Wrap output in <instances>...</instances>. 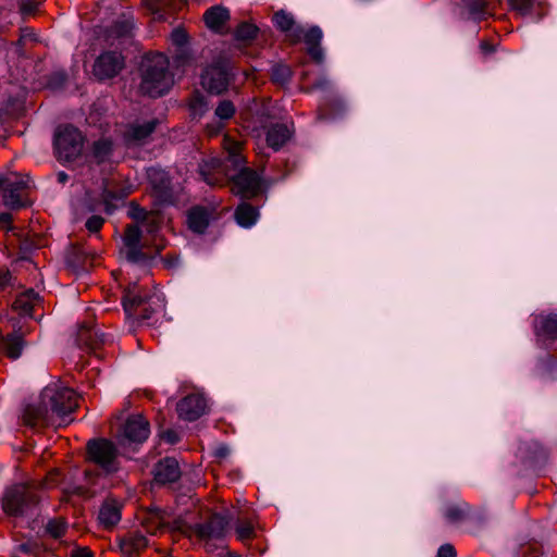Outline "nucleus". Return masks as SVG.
I'll use <instances>...</instances> for the list:
<instances>
[{"label": "nucleus", "mask_w": 557, "mask_h": 557, "mask_svg": "<svg viewBox=\"0 0 557 557\" xmlns=\"http://www.w3.org/2000/svg\"><path fill=\"white\" fill-rule=\"evenodd\" d=\"M534 332L536 336L557 339V314H540L534 318Z\"/></svg>", "instance_id": "nucleus-21"}, {"label": "nucleus", "mask_w": 557, "mask_h": 557, "mask_svg": "<svg viewBox=\"0 0 557 557\" xmlns=\"http://www.w3.org/2000/svg\"><path fill=\"white\" fill-rule=\"evenodd\" d=\"M148 545L146 536L139 532L131 533L122 540L121 547L126 553H138Z\"/></svg>", "instance_id": "nucleus-32"}, {"label": "nucleus", "mask_w": 557, "mask_h": 557, "mask_svg": "<svg viewBox=\"0 0 557 557\" xmlns=\"http://www.w3.org/2000/svg\"><path fill=\"white\" fill-rule=\"evenodd\" d=\"M258 218V209L250 203L242 202L235 210V220L243 227H251Z\"/></svg>", "instance_id": "nucleus-30"}, {"label": "nucleus", "mask_w": 557, "mask_h": 557, "mask_svg": "<svg viewBox=\"0 0 557 557\" xmlns=\"http://www.w3.org/2000/svg\"><path fill=\"white\" fill-rule=\"evenodd\" d=\"M70 557H94V555L87 547H77L71 552Z\"/></svg>", "instance_id": "nucleus-52"}, {"label": "nucleus", "mask_w": 557, "mask_h": 557, "mask_svg": "<svg viewBox=\"0 0 557 557\" xmlns=\"http://www.w3.org/2000/svg\"><path fill=\"white\" fill-rule=\"evenodd\" d=\"M41 394L44 404L49 405L51 412L62 420L78 406V395L76 392L60 383L46 386Z\"/></svg>", "instance_id": "nucleus-3"}, {"label": "nucleus", "mask_w": 557, "mask_h": 557, "mask_svg": "<svg viewBox=\"0 0 557 557\" xmlns=\"http://www.w3.org/2000/svg\"><path fill=\"white\" fill-rule=\"evenodd\" d=\"M147 176L152 189L161 200H168L171 198V181L165 171L151 168L148 170Z\"/></svg>", "instance_id": "nucleus-19"}, {"label": "nucleus", "mask_w": 557, "mask_h": 557, "mask_svg": "<svg viewBox=\"0 0 557 557\" xmlns=\"http://www.w3.org/2000/svg\"><path fill=\"white\" fill-rule=\"evenodd\" d=\"M274 26L286 35L289 41L299 42L302 36V28L296 25L294 15L286 10H278L273 14Z\"/></svg>", "instance_id": "nucleus-13"}, {"label": "nucleus", "mask_w": 557, "mask_h": 557, "mask_svg": "<svg viewBox=\"0 0 557 557\" xmlns=\"http://www.w3.org/2000/svg\"><path fill=\"white\" fill-rule=\"evenodd\" d=\"M463 3L472 18H482L485 13L486 0H463Z\"/></svg>", "instance_id": "nucleus-37"}, {"label": "nucleus", "mask_w": 557, "mask_h": 557, "mask_svg": "<svg viewBox=\"0 0 557 557\" xmlns=\"http://www.w3.org/2000/svg\"><path fill=\"white\" fill-rule=\"evenodd\" d=\"M104 223V219L101 218L100 215H92L90 216L87 221H86V228L90 232V233H97L98 231H100V228L102 227Z\"/></svg>", "instance_id": "nucleus-46"}, {"label": "nucleus", "mask_w": 557, "mask_h": 557, "mask_svg": "<svg viewBox=\"0 0 557 557\" xmlns=\"http://www.w3.org/2000/svg\"><path fill=\"white\" fill-rule=\"evenodd\" d=\"M176 409L181 419L195 421L206 412L207 401L202 395L190 394L177 403Z\"/></svg>", "instance_id": "nucleus-12"}, {"label": "nucleus", "mask_w": 557, "mask_h": 557, "mask_svg": "<svg viewBox=\"0 0 557 557\" xmlns=\"http://www.w3.org/2000/svg\"><path fill=\"white\" fill-rule=\"evenodd\" d=\"M466 504H449L444 510V517L449 523L457 524L466 518Z\"/></svg>", "instance_id": "nucleus-33"}, {"label": "nucleus", "mask_w": 557, "mask_h": 557, "mask_svg": "<svg viewBox=\"0 0 557 557\" xmlns=\"http://www.w3.org/2000/svg\"><path fill=\"white\" fill-rule=\"evenodd\" d=\"M258 28L249 23L240 24L235 32V35L238 39L249 40L252 39L257 34Z\"/></svg>", "instance_id": "nucleus-41"}, {"label": "nucleus", "mask_w": 557, "mask_h": 557, "mask_svg": "<svg viewBox=\"0 0 557 557\" xmlns=\"http://www.w3.org/2000/svg\"><path fill=\"white\" fill-rule=\"evenodd\" d=\"M38 302V294L33 289H28L16 297L13 302V309L20 314L29 315Z\"/></svg>", "instance_id": "nucleus-28"}, {"label": "nucleus", "mask_w": 557, "mask_h": 557, "mask_svg": "<svg viewBox=\"0 0 557 557\" xmlns=\"http://www.w3.org/2000/svg\"><path fill=\"white\" fill-rule=\"evenodd\" d=\"M149 433V422L141 416L129 417L123 428V436L125 440L134 443L145 442Z\"/></svg>", "instance_id": "nucleus-15"}, {"label": "nucleus", "mask_w": 557, "mask_h": 557, "mask_svg": "<svg viewBox=\"0 0 557 557\" xmlns=\"http://www.w3.org/2000/svg\"><path fill=\"white\" fill-rule=\"evenodd\" d=\"M173 529L178 530V531H183V527H182L181 522H178V521H174Z\"/></svg>", "instance_id": "nucleus-61"}, {"label": "nucleus", "mask_w": 557, "mask_h": 557, "mask_svg": "<svg viewBox=\"0 0 557 557\" xmlns=\"http://www.w3.org/2000/svg\"><path fill=\"white\" fill-rule=\"evenodd\" d=\"M85 138L81 131L72 125L59 127L54 133V153L59 161L70 162L83 151Z\"/></svg>", "instance_id": "nucleus-4"}, {"label": "nucleus", "mask_w": 557, "mask_h": 557, "mask_svg": "<svg viewBox=\"0 0 557 557\" xmlns=\"http://www.w3.org/2000/svg\"><path fill=\"white\" fill-rule=\"evenodd\" d=\"M87 458L106 474L119 470L117 449L115 445L107 438H94L88 441Z\"/></svg>", "instance_id": "nucleus-6"}, {"label": "nucleus", "mask_w": 557, "mask_h": 557, "mask_svg": "<svg viewBox=\"0 0 557 557\" xmlns=\"http://www.w3.org/2000/svg\"><path fill=\"white\" fill-rule=\"evenodd\" d=\"M29 183L27 175H0V193L3 205L12 209L24 207V190L29 187Z\"/></svg>", "instance_id": "nucleus-7"}, {"label": "nucleus", "mask_w": 557, "mask_h": 557, "mask_svg": "<svg viewBox=\"0 0 557 557\" xmlns=\"http://www.w3.org/2000/svg\"><path fill=\"white\" fill-rule=\"evenodd\" d=\"M12 221V215L10 213H0V224L2 225H7L9 223H11Z\"/></svg>", "instance_id": "nucleus-57"}, {"label": "nucleus", "mask_w": 557, "mask_h": 557, "mask_svg": "<svg viewBox=\"0 0 557 557\" xmlns=\"http://www.w3.org/2000/svg\"><path fill=\"white\" fill-rule=\"evenodd\" d=\"M47 532L54 539L61 537L66 530V523L61 519L50 520L47 524Z\"/></svg>", "instance_id": "nucleus-42"}, {"label": "nucleus", "mask_w": 557, "mask_h": 557, "mask_svg": "<svg viewBox=\"0 0 557 557\" xmlns=\"http://www.w3.org/2000/svg\"><path fill=\"white\" fill-rule=\"evenodd\" d=\"M87 259H88L87 253L78 247H74L67 257L69 263H71L74 267H83V268L86 267Z\"/></svg>", "instance_id": "nucleus-40"}, {"label": "nucleus", "mask_w": 557, "mask_h": 557, "mask_svg": "<svg viewBox=\"0 0 557 557\" xmlns=\"http://www.w3.org/2000/svg\"><path fill=\"white\" fill-rule=\"evenodd\" d=\"M230 529V519L225 516L215 513L203 523L196 524L195 532L197 536L208 545L213 541H222Z\"/></svg>", "instance_id": "nucleus-9"}, {"label": "nucleus", "mask_w": 557, "mask_h": 557, "mask_svg": "<svg viewBox=\"0 0 557 557\" xmlns=\"http://www.w3.org/2000/svg\"><path fill=\"white\" fill-rule=\"evenodd\" d=\"M156 299L158 302H160L159 296L154 295L149 297V299L146 298V296H141L138 290V286L134 284L132 287H128L125 292V295L123 297V306L124 309L128 312H132L133 310H136L138 308L143 307V314L141 318L145 320H149L151 318V312L148 311L147 308H145L146 301H153Z\"/></svg>", "instance_id": "nucleus-17"}, {"label": "nucleus", "mask_w": 557, "mask_h": 557, "mask_svg": "<svg viewBox=\"0 0 557 557\" xmlns=\"http://www.w3.org/2000/svg\"><path fill=\"white\" fill-rule=\"evenodd\" d=\"M121 504L114 499H107L100 507L98 519L107 529H110L121 520Z\"/></svg>", "instance_id": "nucleus-23"}, {"label": "nucleus", "mask_w": 557, "mask_h": 557, "mask_svg": "<svg viewBox=\"0 0 557 557\" xmlns=\"http://www.w3.org/2000/svg\"><path fill=\"white\" fill-rule=\"evenodd\" d=\"M14 550L25 556H33L35 553L39 552V548L35 543H22L17 545Z\"/></svg>", "instance_id": "nucleus-47"}, {"label": "nucleus", "mask_w": 557, "mask_h": 557, "mask_svg": "<svg viewBox=\"0 0 557 557\" xmlns=\"http://www.w3.org/2000/svg\"><path fill=\"white\" fill-rule=\"evenodd\" d=\"M161 437L170 444H175L180 441V436L174 430H166L162 432Z\"/></svg>", "instance_id": "nucleus-51"}, {"label": "nucleus", "mask_w": 557, "mask_h": 557, "mask_svg": "<svg viewBox=\"0 0 557 557\" xmlns=\"http://www.w3.org/2000/svg\"><path fill=\"white\" fill-rule=\"evenodd\" d=\"M121 197L115 195L114 193L103 189L100 197L97 199H88L86 201L87 210L90 212L99 211L103 209L107 213H112L115 206L113 205L114 200H120Z\"/></svg>", "instance_id": "nucleus-27"}, {"label": "nucleus", "mask_w": 557, "mask_h": 557, "mask_svg": "<svg viewBox=\"0 0 557 557\" xmlns=\"http://www.w3.org/2000/svg\"><path fill=\"white\" fill-rule=\"evenodd\" d=\"M115 34L117 36H126L128 34H131L133 27H134V23L132 20L129 18H125L123 21H117L115 23Z\"/></svg>", "instance_id": "nucleus-44"}, {"label": "nucleus", "mask_w": 557, "mask_h": 557, "mask_svg": "<svg viewBox=\"0 0 557 557\" xmlns=\"http://www.w3.org/2000/svg\"><path fill=\"white\" fill-rule=\"evenodd\" d=\"M226 166L221 159L211 158L200 165L199 173L208 185L215 186L222 184L223 175H228Z\"/></svg>", "instance_id": "nucleus-16"}, {"label": "nucleus", "mask_w": 557, "mask_h": 557, "mask_svg": "<svg viewBox=\"0 0 557 557\" xmlns=\"http://www.w3.org/2000/svg\"><path fill=\"white\" fill-rule=\"evenodd\" d=\"M143 3L159 20H163L175 7L174 0H143Z\"/></svg>", "instance_id": "nucleus-31"}, {"label": "nucleus", "mask_w": 557, "mask_h": 557, "mask_svg": "<svg viewBox=\"0 0 557 557\" xmlns=\"http://www.w3.org/2000/svg\"><path fill=\"white\" fill-rule=\"evenodd\" d=\"M228 10L221 5L211 7L203 14V21L207 27L214 32L221 30V28L228 21Z\"/></svg>", "instance_id": "nucleus-25"}, {"label": "nucleus", "mask_w": 557, "mask_h": 557, "mask_svg": "<svg viewBox=\"0 0 557 557\" xmlns=\"http://www.w3.org/2000/svg\"><path fill=\"white\" fill-rule=\"evenodd\" d=\"M141 230L138 225H128L124 234V246L126 259L131 262H141L146 260L140 246Z\"/></svg>", "instance_id": "nucleus-14"}, {"label": "nucleus", "mask_w": 557, "mask_h": 557, "mask_svg": "<svg viewBox=\"0 0 557 557\" xmlns=\"http://www.w3.org/2000/svg\"><path fill=\"white\" fill-rule=\"evenodd\" d=\"M308 53L315 62L321 63L323 61V51L320 45L308 47Z\"/></svg>", "instance_id": "nucleus-50"}, {"label": "nucleus", "mask_w": 557, "mask_h": 557, "mask_svg": "<svg viewBox=\"0 0 557 557\" xmlns=\"http://www.w3.org/2000/svg\"><path fill=\"white\" fill-rule=\"evenodd\" d=\"M156 227H157V225H156L154 223H152V224H150V225L147 227V230H148V232L152 233V232H154Z\"/></svg>", "instance_id": "nucleus-62"}, {"label": "nucleus", "mask_w": 557, "mask_h": 557, "mask_svg": "<svg viewBox=\"0 0 557 557\" xmlns=\"http://www.w3.org/2000/svg\"><path fill=\"white\" fill-rule=\"evenodd\" d=\"M214 113L220 120H230L235 114V106L230 100H222L218 104Z\"/></svg>", "instance_id": "nucleus-39"}, {"label": "nucleus", "mask_w": 557, "mask_h": 557, "mask_svg": "<svg viewBox=\"0 0 557 557\" xmlns=\"http://www.w3.org/2000/svg\"><path fill=\"white\" fill-rule=\"evenodd\" d=\"M12 557H27V556L22 555V554H20V553H17V552L13 550V553H12Z\"/></svg>", "instance_id": "nucleus-63"}, {"label": "nucleus", "mask_w": 557, "mask_h": 557, "mask_svg": "<svg viewBox=\"0 0 557 557\" xmlns=\"http://www.w3.org/2000/svg\"><path fill=\"white\" fill-rule=\"evenodd\" d=\"M154 481L160 484L173 483L181 476L180 466L174 458L160 460L153 469Z\"/></svg>", "instance_id": "nucleus-18"}, {"label": "nucleus", "mask_w": 557, "mask_h": 557, "mask_svg": "<svg viewBox=\"0 0 557 557\" xmlns=\"http://www.w3.org/2000/svg\"><path fill=\"white\" fill-rule=\"evenodd\" d=\"M271 78L278 85L287 84L292 78V70L285 64H275L271 71Z\"/></svg>", "instance_id": "nucleus-35"}, {"label": "nucleus", "mask_w": 557, "mask_h": 557, "mask_svg": "<svg viewBox=\"0 0 557 557\" xmlns=\"http://www.w3.org/2000/svg\"><path fill=\"white\" fill-rule=\"evenodd\" d=\"M437 557H457L455 547L451 544H443L437 550Z\"/></svg>", "instance_id": "nucleus-49"}, {"label": "nucleus", "mask_w": 557, "mask_h": 557, "mask_svg": "<svg viewBox=\"0 0 557 557\" xmlns=\"http://www.w3.org/2000/svg\"><path fill=\"white\" fill-rule=\"evenodd\" d=\"M157 120L145 123H134L129 125L125 133V139L129 145H139L144 143L156 129Z\"/></svg>", "instance_id": "nucleus-20"}, {"label": "nucleus", "mask_w": 557, "mask_h": 557, "mask_svg": "<svg viewBox=\"0 0 557 557\" xmlns=\"http://www.w3.org/2000/svg\"><path fill=\"white\" fill-rule=\"evenodd\" d=\"M230 70L225 63H216L208 66L201 75L202 87L211 94H222L230 83Z\"/></svg>", "instance_id": "nucleus-8"}, {"label": "nucleus", "mask_w": 557, "mask_h": 557, "mask_svg": "<svg viewBox=\"0 0 557 557\" xmlns=\"http://www.w3.org/2000/svg\"><path fill=\"white\" fill-rule=\"evenodd\" d=\"M224 557H240V556L236 555V554H233V553H228Z\"/></svg>", "instance_id": "nucleus-64"}, {"label": "nucleus", "mask_w": 557, "mask_h": 557, "mask_svg": "<svg viewBox=\"0 0 557 557\" xmlns=\"http://www.w3.org/2000/svg\"><path fill=\"white\" fill-rule=\"evenodd\" d=\"M37 492L26 485H16L7 491L2 504L7 513L12 516L28 515L38 504Z\"/></svg>", "instance_id": "nucleus-5"}, {"label": "nucleus", "mask_w": 557, "mask_h": 557, "mask_svg": "<svg viewBox=\"0 0 557 557\" xmlns=\"http://www.w3.org/2000/svg\"><path fill=\"white\" fill-rule=\"evenodd\" d=\"M124 66V60L121 53L104 52L99 55L94 64V74L99 79L111 78L119 74Z\"/></svg>", "instance_id": "nucleus-10"}, {"label": "nucleus", "mask_w": 557, "mask_h": 557, "mask_svg": "<svg viewBox=\"0 0 557 557\" xmlns=\"http://www.w3.org/2000/svg\"><path fill=\"white\" fill-rule=\"evenodd\" d=\"M293 131L286 125L276 123L267 131L265 140L274 151L280 150L292 137Z\"/></svg>", "instance_id": "nucleus-22"}, {"label": "nucleus", "mask_w": 557, "mask_h": 557, "mask_svg": "<svg viewBox=\"0 0 557 557\" xmlns=\"http://www.w3.org/2000/svg\"><path fill=\"white\" fill-rule=\"evenodd\" d=\"M480 50L484 55H488L494 52V46L491 42L483 40L480 44Z\"/></svg>", "instance_id": "nucleus-54"}, {"label": "nucleus", "mask_w": 557, "mask_h": 557, "mask_svg": "<svg viewBox=\"0 0 557 557\" xmlns=\"http://www.w3.org/2000/svg\"><path fill=\"white\" fill-rule=\"evenodd\" d=\"M77 344L86 348L95 350L100 344L104 342L103 334H99L98 331L90 325L83 324L77 331Z\"/></svg>", "instance_id": "nucleus-26"}, {"label": "nucleus", "mask_w": 557, "mask_h": 557, "mask_svg": "<svg viewBox=\"0 0 557 557\" xmlns=\"http://www.w3.org/2000/svg\"><path fill=\"white\" fill-rule=\"evenodd\" d=\"M132 216H133L135 220H138V221H139V220H145V219H146V216H147V213H146L144 210L139 209V210H137V211H136Z\"/></svg>", "instance_id": "nucleus-58"}, {"label": "nucleus", "mask_w": 557, "mask_h": 557, "mask_svg": "<svg viewBox=\"0 0 557 557\" xmlns=\"http://www.w3.org/2000/svg\"><path fill=\"white\" fill-rule=\"evenodd\" d=\"M11 275L7 271H0V287H4L10 283Z\"/></svg>", "instance_id": "nucleus-55"}, {"label": "nucleus", "mask_w": 557, "mask_h": 557, "mask_svg": "<svg viewBox=\"0 0 557 557\" xmlns=\"http://www.w3.org/2000/svg\"><path fill=\"white\" fill-rule=\"evenodd\" d=\"M57 177H58V182L61 184L66 183L69 180V175L65 172H59Z\"/></svg>", "instance_id": "nucleus-59"}, {"label": "nucleus", "mask_w": 557, "mask_h": 557, "mask_svg": "<svg viewBox=\"0 0 557 557\" xmlns=\"http://www.w3.org/2000/svg\"><path fill=\"white\" fill-rule=\"evenodd\" d=\"M53 417L54 413L51 412L49 405L42 401V394H40L39 401L26 406L23 413L24 422L32 428L52 424Z\"/></svg>", "instance_id": "nucleus-11"}, {"label": "nucleus", "mask_w": 557, "mask_h": 557, "mask_svg": "<svg viewBox=\"0 0 557 557\" xmlns=\"http://www.w3.org/2000/svg\"><path fill=\"white\" fill-rule=\"evenodd\" d=\"M210 215L203 208H193L187 215L189 228L198 234H202L209 225Z\"/></svg>", "instance_id": "nucleus-29"}, {"label": "nucleus", "mask_w": 557, "mask_h": 557, "mask_svg": "<svg viewBox=\"0 0 557 557\" xmlns=\"http://www.w3.org/2000/svg\"><path fill=\"white\" fill-rule=\"evenodd\" d=\"M157 519L160 525H169L170 521L163 515H157Z\"/></svg>", "instance_id": "nucleus-60"}, {"label": "nucleus", "mask_w": 557, "mask_h": 557, "mask_svg": "<svg viewBox=\"0 0 557 557\" xmlns=\"http://www.w3.org/2000/svg\"><path fill=\"white\" fill-rule=\"evenodd\" d=\"M112 152V141L102 138L94 143L92 146V156L97 160V162H103L109 159Z\"/></svg>", "instance_id": "nucleus-34"}, {"label": "nucleus", "mask_w": 557, "mask_h": 557, "mask_svg": "<svg viewBox=\"0 0 557 557\" xmlns=\"http://www.w3.org/2000/svg\"><path fill=\"white\" fill-rule=\"evenodd\" d=\"M235 534L238 541L246 542L255 537V529L250 521L242 520L235 525Z\"/></svg>", "instance_id": "nucleus-36"}, {"label": "nucleus", "mask_w": 557, "mask_h": 557, "mask_svg": "<svg viewBox=\"0 0 557 557\" xmlns=\"http://www.w3.org/2000/svg\"><path fill=\"white\" fill-rule=\"evenodd\" d=\"M322 30L318 26L310 27L307 32L302 29L301 40L305 41L307 47L320 45L322 40Z\"/></svg>", "instance_id": "nucleus-38"}, {"label": "nucleus", "mask_w": 557, "mask_h": 557, "mask_svg": "<svg viewBox=\"0 0 557 557\" xmlns=\"http://www.w3.org/2000/svg\"><path fill=\"white\" fill-rule=\"evenodd\" d=\"M331 86V82L326 76H322L313 84L312 89H327Z\"/></svg>", "instance_id": "nucleus-53"}, {"label": "nucleus", "mask_w": 557, "mask_h": 557, "mask_svg": "<svg viewBox=\"0 0 557 557\" xmlns=\"http://www.w3.org/2000/svg\"><path fill=\"white\" fill-rule=\"evenodd\" d=\"M230 454V449L227 446H220L215 449V456L220 458H225Z\"/></svg>", "instance_id": "nucleus-56"}, {"label": "nucleus", "mask_w": 557, "mask_h": 557, "mask_svg": "<svg viewBox=\"0 0 557 557\" xmlns=\"http://www.w3.org/2000/svg\"><path fill=\"white\" fill-rule=\"evenodd\" d=\"M190 110L194 114L201 115L206 111V102L202 97L197 96L190 102Z\"/></svg>", "instance_id": "nucleus-48"}, {"label": "nucleus", "mask_w": 557, "mask_h": 557, "mask_svg": "<svg viewBox=\"0 0 557 557\" xmlns=\"http://www.w3.org/2000/svg\"><path fill=\"white\" fill-rule=\"evenodd\" d=\"M174 84L169 71V60L162 53L148 55L141 65L139 89L144 95L156 98L166 94Z\"/></svg>", "instance_id": "nucleus-2"}, {"label": "nucleus", "mask_w": 557, "mask_h": 557, "mask_svg": "<svg viewBox=\"0 0 557 557\" xmlns=\"http://www.w3.org/2000/svg\"><path fill=\"white\" fill-rule=\"evenodd\" d=\"M534 0H508L510 8L521 15L530 13Z\"/></svg>", "instance_id": "nucleus-43"}, {"label": "nucleus", "mask_w": 557, "mask_h": 557, "mask_svg": "<svg viewBox=\"0 0 557 557\" xmlns=\"http://www.w3.org/2000/svg\"><path fill=\"white\" fill-rule=\"evenodd\" d=\"M223 147L227 152L226 162L231 163L238 173L232 176V191L244 199H250L261 191V175L245 166L246 160L240 153L242 144L228 136L223 138Z\"/></svg>", "instance_id": "nucleus-1"}, {"label": "nucleus", "mask_w": 557, "mask_h": 557, "mask_svg": "<svg viewBox=\"0 0 557 557\" xmlns=\"http://www.w3.org/2000/svg\"><path fill=\"white\" fill-rule=\"evenodd\" d=\"M187 39H188V36L183 28H175L171 33L172 44L175 45L176 47L181 48V47L185 46L187 44Z\"/></svg>", "instance_id": "nucleus-45"}, {"label": "nucleus", "mask_w": 557, "mask_h": 557, "mask_svg": "<svg viewBox=\"0 0 557 557\" xmlns=\"http://www.w3.org/2000/svg\"><path fill=\"white\" fill-rule=\"evenodd\" d=\"M25 346L24 338L21 334L11 333L2 337L0 343L1 351L12 360L21 357Z\"/></svg>", "instance_id": "nucleus-24"}]
</instances>
